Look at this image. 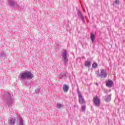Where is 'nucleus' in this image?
Listing matches in <instances>:
<instances>
[{"instance_id": "f257e3e1", "label": "nucleus", "mask_w": 125, "mask_h": 125, "mask_svg": "<svg viewBox=\"0 0 125 125\" xmlns=\"http://www.w3.org/2000/svg\"><path fill=\"white\" fill-rule=\"evenodd\" d=\"M21 81H24L25 79L32 80L34 78V74L31 71H26L23 72L20 77Z\"/></svg>"}, {"instance_id": "f03ea898", "label": "nucleus", "mask_w": 125, "mask_h": 125, "mask_svg": "<svg viewBox=\"0 0 125 125\" xmlns=\"http://www.w3.org/2000/svg\"><path fill=\"white\" fill-rule=\"evenodd\" d=\"M4 98L5 101V102L7 103L8 107H11L12 106V104H13V100L12 98H11V95L9 93H5L4 94Z\"/></svg>"}, {"instance_id": "7ed1b4c3", "label": "nucleus", "mask_w": 125, "mask_h": 125, "mask_svg": "<svg viewBox=\"0 0 125 125\" xmlns=\"http://www.w3.org/2000/svg\"><path fill=\"white\" fill-rule=\"evenodd\" d=\"M67 54V51L66 50H64V52L62 53V55H61L62 57V61L64 64H65V65H66V64L68 63V61H69Z\"/></svg>"}, {"instance_id": "20e7f679", "label": "nucleus", "mask_w": 125, "mask_h": 125, "mask_svg": "<svg viewBox=\"0 0 125 125\" xmlns=\"http://www.w3.org/2000/svg\"><path fill=\"white\" fill-rule=\"evenodd\" d=\"M78 95L79 96V102L80 104H85V102L84 101V99L83 97L81 92L79 88L77 89Z\"/></svg>"}, {"instance_id": "39448f33", "label": "nucleus", "mask_w": 125, "mask_h": 125, "mask_svg": "<svg viewBox=\"0 0 125 125\" xmlns=\"http://www.w3.org/2000/svg\"><path fill=\"white\" fill-rule=\"evenodd\" d=\"M107 76H108L107 71L104 69H102L101 71V74L98 73L97 74V77H100L101 78H104V79H106Z\"/></svg>"}, {"instance_id": "423d86ee", "label": "nucleus", "mask_w": 125, "mask_h": 125, "mask_svg": "<svg viewBox=\"0 0 125 125\" xmlns=\"http://www.w3.org/2000/svg\"><path fill=\"white\" fill-rule=\"evenodd\" d=\"M8 2L9 5H10V6H11L12 7H14L15 6V7H16L17 8H19V5L17 4V2H16L15 0H8Z\"/></svg>"}, {"instance_id": "0eeeda50", "label": "nucleus", "mask_w": 125, "mask_h": 125, "mask_svg": "<svg viewBox=\"0 0 125 125\" xmlns=\"http://www.w3.org/2000/svg\"><path fill=\"white\" fill-rule=\"evenodd\" d=\"M93 102L96 107H99L100 106V99L98 98V97H94L93 98Z\"/></svg>"}, {"instance_id": "6e6552de", "label": "nucleus", "mask_w": 125, "mask_h": 125, "mask_svg": "<svg viewBox=\"0 0 125 125\" xmlns=\"http://www.w3.org/2000/svg\"><path fill=\"white\" fill-rule=\"evenodd\" d=\"M16 122V119L12 117L9 118L8 120V124L9 125H15V122Z\"/></svg>"}, {"instance_id": "1a4fd4ad", "label": "nucleus", "mask_w": 125, "mask_h": 125, "mask_svg": "<svg viewBox=\"0 0 125 125\" xmlns=\"http://www.w3.org/2000/svg\"><path fill=\"white\" fill-rule=\"evenodd\" d=\"M78 15L81 19L82 22H84V17H83V15L82 14V12L80 10H78Z\"/></svg>"}, {"instance_id": "9d476101", "label": "nucleus", "mask_w": 125, "mask_h": 125, "mask_svg": "<svg viewBox=\"0 0 125 125\" xmlns=\"http://www.w3.org/2000/svg\"><path fill=\"white\" fill-rule=\"evenodd\" d=\"M17 120L18 122L19 121V125H24V120H23V118H22V117L19 116L17 118Z\"/></svg>"}, {"instance_id": "9b49d317", "label": "nucleus", "mask_w": 125, "mask_h": 125, "mask_svg": "<svg viewBox=\"0 0 125 125\" xmlns=\"http://www.w3.org/2000/svg\"><path fill=\"white\" fill-rule=\"evenodd\" d=\"M104 101L105 102H110L111 101V95H107L104 97Z\"/></svg>"}, {"instance_id": "f8f14e48", "label": "nucleus", "mask_w": 125, "mask_h": 125, "mask_svg": "<svg viewBox=\"0 0 125 125\" xmlns=\"http://www.w3.org/2000/svg\"><path fill=\"white\" fill-rule=\"evenodd\" d=\"M113 83H114V82H113L111 80H110V81H108L107 83H106V85L108 87H112V86H113Z\"/></svg>"}, {"instance_id": "ddd939ff", "label": "nucleus", "mask_w": 125, "mask_h": 125, "mask_svg": "<svg viewBox=\"0 0 125 125\" xmlns=\"http://www.w3.org/2000/svg\"><path fill=\"white\" fill-rule=\"evenodd\" d=\"M62 89L64 92H68V90H69V86H68L67 84H64L63 86Z\"/></svg>"}, {"instance_id": "4468645a", "label": "nucleus", "mask_w": 125, "mask_h": 125, "mask_svg": "<svg viewBox=\"0 0 125 125\" xmlns=\"http://www.w3.org/2000/svg\"><path fill=\"white\" fill-rule=\"evenodd\" d=\"M90 39L92 42H94V40H95V34L93 32H91L90 34Z\"/></svg>"}, {"instance_id": "2eb2a0df", "label": "nucleus", "mask_w": 125, "mask_h": 125, "mask_svg": "<svg viewBox=\"0 0 125 125\" xmlns=\"http://www.w3.org/2000/svg\"><path fill=\"white\" fill-rule=\"evenodd\" d=\"M84 65L86 67H88V68H89V67H90V66H91V62L88 61L85 62Z\"/></svg>"}, {"instance_id": "dca6fc26", "label": "nucleus", "mask_w": 125, "mask_h": 125, "mask_svg": "<svg viewBox=\"0 0 125 125\" xmlns=\"http://www.w3.org/2000/svg\"><path fill=\"white\" fill-rule=\"evenodd\" d=\"M5 56H6V54L3 51H0V58H3V57H5Z\"/></svg>"}, {"instance_id": "f3484780", "label": "nucleus", "mask_w": 125, "mask_h": 125, "mask_svg": "<svg viewBox=\"0 0 125 125\" xmlns=\"http://www.w3.org/2000/svg\"><path fill=\"white\" fill-rule=\"evenodd\" d=\"M66 78V73H61L59 77V79L61 80V79H65Z\"/></svg>"}, {"instance_id": "a211bd4d", "label": "nucleus", "mask_w": 125, "mask_h": 125, "mask_svg": "<svg viewBox=\"0 0 125 125\" xmlns=\"http://www.w3.org/2000/svg\"><path fill=\"white\" fill-rule=\"evenodd\" d=\"M119 4H120V0H115L112 5L115 6V5H119Z\"/></svg>"}, {"instance_id": "6ab92c4d", "label": "nucleus", "mask_w": 125, "mask_h": 125, "mask_svg": "<svg viewBox=\"0 0 125 125\" xmlns=\"http://www.w3.org/2000/svg\"><path fill=\"white\" fill-rule=\"evenodd\" d=\"M35 92L37 94H39V93H40V92H41V88H38L36 89L35 90Z\"/></svg>"}, {"instance_id": "aec40b11", "label": "nucleus", "mask_w": 125, "mask_h": 125, "mask_svg": "<svg viewBox=\"0 0 125 125\" xmlns=\"http://www.w3.org/2000/svg\"><path fill=\"white\" fill-rule=\"evenodd\" d=\"M62 106L61 104H59V103L57 104L56 108H57V109H60V108H62Z\"/></svg>"}, {"instance_id": "412c9836", "label": "nucleus", "mask_w": 125, "mask_h": 125, "mask_svg": "<svg viewBox=\"0 0 125 125\" xmlns=\"http://www.w3.org/2000/svg\"><path fill=\"white\" fill-rule=\"evenodd\" d=\"M81 110L82 112H85V105L82 106Z\"/></svg>"}, {"instance_id": "4be33fe9", "label": "nucleus", "mask_w": 125, "mask_h": 125, "mask_svg": "<svg viewBox=\"0 0 125 125\" xmlns=\"http://www.w3.org/2000/svg\"><path fill=\"white\" fill-rule=\"evenodd\" d=\"M98 66V64L96 62H94L93 64H92V68H96V67H97Z\"/></svg>"}, {"instance_id": "5701e85b", "label": "nucleus", "mask_w": 125, "mask_h": 125, "mask_svg": "<svg viewBox=\"0 0 125 125\" xmlns=\"http://www.w3.org/2000/svg\"><path fill=\"white\" fill-rule=\"evenodd\" d=\"M28 85H29V88H31V83H29Z\"/></svg>"}, {"instance_id": "b1692460", "label": "nucleus", "mask_w": 125, "mask_h": 125, "mask_svg": "<svg viewBox=\"0 0 125 125\" xmlns=\"http://www.w3.org/2000/svg\"><path fill=\"white\" fill-rule=\"evenodd\" d=\"M95 84L97 85V86H98V83H96Z\"/></svg>"}, {"instance_id": "393cba45", "label": "nucleus", "mask_w": 125, "mask_h": 125, "mask_svg": "<svg viewBox=\"0 0 125 125\" xmlns=\"http://www.w3.org/2000/svg\"><path fill=\"white\" fill-rule=\"evenodd\" d=\"M67 23H69V22H70V21H69V20H67Z\"/></svg>"}, {"instance_id": "a878e982", "label": "nucleus", "mask_w": 125, "mask_h": 125, "mask_svg": "<svg viewBox=\"0 0 125 125\" xmlns=\"http://www.w3.org/2000/svg\"><path fill=\"white\" fill-rule=\"evenodd\" d=\"M82 47H83V45H82Z\"/></svg>"}, {"instance_id": "bb28decb", "label": "nucleus", "mask_w": 125, "mask_h": 125, "mask_svg": "<svg viewBox=\"0 0 125 125\" xmlns=\"http://www.w3.org/2000/svg\"><path fill=\"white\" fill-rule=\"evenodd\" d=\"M74 107H76V105H74Z\"/></svg>"}]
</instances>
